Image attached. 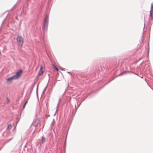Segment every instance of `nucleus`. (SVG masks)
Wrapping results in <instances>:
<instances>
[{"instance_id":"f03ea898","label":"nucleus","mask_w":153,"mask_h":153,"mask_svg":"<svg viewBox=\"0 0 153 153\" xmlns=\"http://www.w3.org/2000/svg\"><path fill=\"white\" fill-rule=\"evenodd\" d=\"M150 18L152 20L153 19V2L152 3L151 7V10L150 11Z\"/></svg>"},{"instance_id":"f257e3e1","label":"nucleus","mask_w":153,"mask_h":153,"mask_svg":"<svg viewBox=\"0 0 153 153\" xmlns=\"http://www.w3.org/2000/svg\"><path fill=\"white\" fill-rule=\"evenodd\" d=\"M17 41L18 44L21 46V47H22L24 42L23 38L21 36H18L17 38Z\"/></svg>"},{"instance_id":"9b49d317","label":"nucleus","mask_w":153,"mask_h":153,"mask_svg":"<svg viewBox=\"0 0 153 153\" xmlns=\"http://www.w3.org/2000/svg\"><path fill=\"white\" fill-rule=\"evenodd\" d=\"M27 102H28L27 101L25 102V104H24V105L23 107V108H25V106L27 104Z\"/></svg>"},{"instance_id":"9d476101","label":"nucleus","mask_w":153,"mask_h":153,"mask_svg":"<svg viewBox=\"0 0 153 153\" xmlns=\"http://www.w3.org/2000/svg\"><path fill=\"white\" fill-rule=\"evenodd\" d=\"M12 127V126L11 125H9L8 126V128L9 129H10Z\"/></svg>"},{"instance_id":"1a4fd4ad","label":"nucleus","mask_w":153,"mask_h":153,"mask_svg":"<svg viewBox=\"0 0 153 153\" xmlns=\"http://www.w3.org/2000/svg\"><path fill=\"white\" fill-rule=\"evenodd\" d=\"M39 122V120L36 119V120L35 123H36V124H35V126H36L37 125V123H38Z\"/></svg>"},{"instance_id":"423d86ee","label":"nucleus","mask_w":153,"mask_h":153,"mask_svg":"<svg viewBox=\"0 0 153 153\" xmlns=\"http://www.w3.org/2000/svg\"><path fill=\"white\" fill-rule=\"evenodd\" d=\"M15 79L13 76L12 77H11L9 78H7V81H12V80H13V79Z\"/></svg>"},{"instance_id":"f8f14e48","label":"nucleus","mask_w":153,"mask_h":153,"mask_svg":"<svg viewBox=\"0 0 153 153\" xmlns=\"http://www.w3.org/2000/svg\"><path fill=\"white\" fill-rule=\"evenodd\" d=\"M27 102H28L27 101L25 102V104H24V105L23 107V108H25V106L27 104Z\"/></svg>"},{"instance_id":"ddd939ff","label":"nucleus","mask_w":153,"mask_h":153,"mask_svg":"<svg viewBox=\"0 0 153 153\" xmlns=\"http://www.w3.org/2000/svg\"><path fill=\"white\" fill-rule=\"evenodd\" d=\"M60 69H61L62 70V71L63 70V68H60Z\"/></svg>"},{"instance_id":"0eeeda50","label":"nucleus","mask_w":153,"mask_h":153,"mask_svg":"<svg viewBox=\"0 0 153 153\" xmlns=\"http://www.w3.org/2000/svg\"><path fill=\"white\" fill-rule=\"evenodd\" d=\"M45 138L44 137H42L41 139V141L42 143H43L45 141Z\"/></svg>"},{"instance_id":"20e7f679","label":"nucleus","mask_w":153,"mask_h":153,"mask_svg":"<svg viewBox=\"0 0 153 153\" xmlns=\"http://www.w3.org/2000/svg\"><path fill=\"white\" fill-rule=\"evenodd\" d=\"M44 68H43V66L42 65H41L38 73V75H39L40 76L43 74L44 72Z\"/></svg>"},{"instance_id":"7ed1b4c3","label":"nucleus","mask_w":153,"mask_h":153,"mask_svg":"<svg viewBox=\"0 0 153 153\" xmlns=\"http://www.w3.org/2000/svg\"><path fill=\"white\" fill-rule=\"evenodd\" d=\"M22 73V71L21 70H20L18 72H17L15 75H13V76H14L15 79H17L19 76H20L21 75Z\"/></svg>"},{"instance_id":"39448f33","label":"nucleus","mask_w":153,"mask_h":153,"mask_svg":"<svg viewBox=\"0 0 153 153\" xmlns=\"http://www.w3.org/2000/svg\"><path fill=\"white\" fill-rule=\"evenodd\" d=\"M48 26V22L47 21V19H45V22L43 24V27L44 28H45L46 29H47Z\"/></svg>"},{"instance_id":"6e6552de","label":"nucleus","mask_w":153,"mask_h":153,"mask_svg":"<svg viewBox=\"0 0 153 153\" xmlns=\"http://www.w3.org/2000/svg\"><path fill=\"white\" fill-rule=\"evenodd\" d=\"M53 67L57 71H59V69L58 68H57L54 65H53Z\"/></svg>"}]
</instances>
